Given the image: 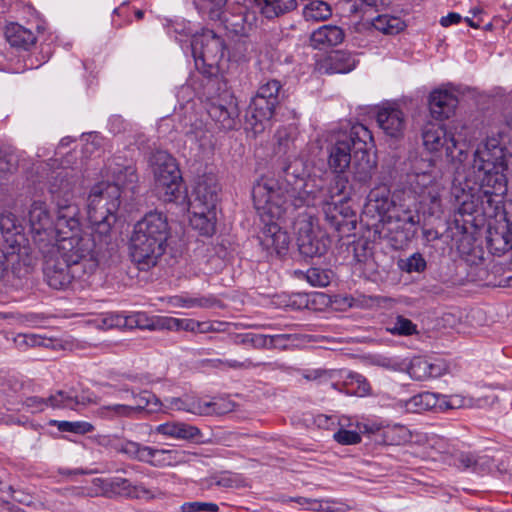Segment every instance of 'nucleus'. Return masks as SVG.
Here are the masks:
<instances>
[{
	"mask_svg": "<svg viewBox=\"0 0 512 512\" xmlns=\"http://www.w3.org/2000/svg\"><path fill=\"white\" fill-rule=\"evenodd\" d=\"M75 180L67 171L57 173L50 185V192L56 202L55 220L52 218L53 246L61 259L80 266L82 273L93 274L102 255L89 233L83 231L79 207L72 201Z\"/></svg>",
	"mask_w": 512,
	"mask_h": 512,
	"instance_id": "f257e3e1",
	"label": "nucleus"
},
{
	"mask_svg": "<svg viewBox=\"0 0 512 512\" xmlns=\"http://www.w3.org/2000/svg\"><path fill=\"white\" fill-rule=\"evenodd\" d=\"M298 160L290 163L284 169V182L289 198H293L296 208L303 206H321L326 220L336 229L342 225V220L350 217L353 212L345 197L343 182L335 180L334 185L324 187L323 179L307 176Z\"/></svg>",
	"mask_w": 512,
	"mask_h": 512,
	"instance_id": "f03ea898",
	"label": "nucleus"
},
{
	"mask_svg": "<svg viewBox=\"0 0 512 512\" xmlns=\"http://www.w3.org/2000/svg\"><path fill=\"white\" fill-rule=\"evenodd\" d=\"M252 197L255 209L265 223L259 236L260 244L270 254H285L290 237L277 221L297 209L286 192V183L281 184L273 177H261L253 186Z\"/></svg>",
	"mask_w": 512,
	"mask_h": 512,
	"instance_id": "7ed1b4c3",
	"label": "nucleus"
},
{
	"mask_svg": "<svg viewBox=\"0 0 512 512\" xmlns=\"http://www.w3.org/2000/svg\"><path fill=\"white\" fill-rule=\"evenodd\" d=\"M30 235L35 249L44 260V277L47 284L57 290L66 289L75 279H82L88 274L80 266L67 263L55 254L53 246L52 216L43 201H34L28 214Z\"/></svg>",
	"mask_w": 512,
	"mask_h": 512,
	"instance_id": "20e7f679",
	"label": "nucleus"
},
{
	"mask_svg": "<svg viewBox=\"0 0 512 512\" xmlns=\"http://www.w3.org/2000/svg\"><path fill=\"white\" fill-rule=\"evenodd\" d=\"M121 190L110 182L94 185L89 193L87 214L90 223L107 232L115 224L120 207Z\"/></svg>",
	"mask_w": 512,
	"mask_h": 512,
	"instance_id": "39448f33",
	"label": "nucleus"
},
{
	"mask_svg": "<svg viewBox=\"0 0 512 512\" xmlns=\"http://www.w3.org/2000/svg\"><path fill=\"white\" fill-rule=\"evenodd\" d=\"M149 166L159 196L167 202L176 199L182 187V177L176 160L168 152L158 150L151 154Z\"/></svg>",
	"mask_w": 512,
	"mask_h": 512,
	"instance_id": "423d86ee",
	"label": "nucleus"
},
{
	"mask_svg": "<svg viewBox=\"0 0 512 512\" xmlns=\"http://www.w3.org/2000/svg\"><path fill=\"white\" fill-rule=\"evenodd\" d=\"M116 450L127 457L155 468L175 467L187 461L188 453L180 449H166L142 445L134 441H121Z\"/></svg>",
	"mask_w": 512,
	"mask_h": 512,
	"instance_id": "0eeeda50",
	"label": "nucleus"
},
{
	"mask_svg": "<svg viewBox=\"0 0 512 512\" xmlns=\"http://www.w3.org/2000/svg\"><path fill=\"white\" fill-rule=\"evenodd\" d=\"M437 178L434 162L424 158L414 161L412 173L408 175L410 190L419 197L421 203L431 205L432 210L440 206L442 186Z\"/></svg>",
	"mask_w": 512,
	"mask_h": 512,
	"instance_id": "6e6552de",
	"label": "nucleus"
},
{
	"mask_svg": "<svg viewBox=\"0 0 512 512\" xmlns=\"http://www.w3.org/2000/svg\"><path fill=\"white\" fill-rule=\"evenodd\" d=\"M303 377L319 384H330L335 390L346 394L365 396L370 392L366 378L349 370L308 369L304 371Z\"/></svg>",
	"mask_w": 512,
	"mask_h": 512,
	"instance_id": "1a4fd4ad",
	"label": "nucleus"
},
{
	"mask_svg": "<svg viewBox=\"0 0 512 512\" xmlns=\"http://www.w3.org/2000/svg\"><path fill=\"white\" fill-rule=\"evenodd\" d=\"M281 84L277 80H269L260 85L256 95L251 99L248 108V121L255 133L265 129V124L273 116L278 103Z\"/></svg>",
	"mask_w": 512,
	"mask_h": 512,
	"instance_id": "9d476101",
	"label": "nucleus"
},
{
	"mask_svg": "<svg viewBox=\"0 0 512 512\" xmlns=\"http://www.w3.org/2000/svg\"><path fill=\"white\" fill-rule=\"evenodd\" d=\"M96 401V395L89 390H83L80 394L58 390L48 398L38 396L27 397L23 402V406L31 413H38L48 407L52 409L78 410L80 407L96 403Z\"/></svg>",
	"mask_w": 512,
	"mask_h": 512,
	"instance_id": "9b49d317",
	"label": "nucleus"
},
{
	"mask_svg": "<svg viewBox=\"0 0 512 512\" xmlns=\"http://www.w3.org/2000/svg\"><path fill=\"white\" fill-rule=\"evenodd\" d=\"M224 40L214 31L204 29L201 33L192 36L191 50L195 65L201 72H206L205 67L217 66L225 55Z\"/></svg>",
	"mask_w": 512,
	"mask_h": 512,
	"instance_id": "f8f14e48",
	"label": "nucleus"
},
{
	"mask_svg": "<svg viewBox=\"0 0 512 512\" xmlns=\"http://www.w3.org/2000/svg\"><path fill=\"white\" fill-rule=\"evenodd\" d=\"M352 137L355 140V155L353 161V179L360 183H368L376 168V162L370 156L373 147L371 131L361 123L352 125Z\"/></svg>",
	"mask_w": 512,
	"mask_h": 512,
	"instance_id": "ddd939ff",
	"label": "nucleus"
},
{
	"mask_svg": "<svg viewBox=\"0 0 512 512\" xmlns=\"http://www.w3.org/2000/svg\"><path fill=\"white\" fill-rule=\"evenodd\" d=\"M299 252L309 258L323 255L327 250V240L312 217H303L295 223Z\"/></svg>",
	"mask_w": 512,
	"mask_h": 512,
	"instance_id": "4468645a",
	"label": "nucleus"
},
{
	"mask_svg": "<svg viewBox=\"0 0 512 512\" xmlns=\"http://www.w3.org/2000/svg\"><path fill=\"white\" fill-rule=\"evenodd\" d=\"M208 115L225 130L234 129L239 122L240 110L236 98L229 91L211 97L206 104Z\"/></svg>",
	"mask_w": 512,
	"mask_h": 512,
	"instance_id": "2eb2a0df",
	"label": "nucleus"
},
{
	"mask_svg": "<svg viewBox=\"0 0 512 512\" xmlns=\"http://www.w3.org/2000/svg\"><path fill=\"white\" fill-rule=\"evenodd\" d=\"M166 249L165 244L132 233L130 238V256L139 270L147 271L156 266Z\"/></svg>",
	"mask_w": 512,
	"mask_h": 512,
	"instance_id": "dca6fc26",
	"label": "nucleus"
},
{
	"mask_svg": "<svg viewBox=\"0 0 512 512\" xmlns=\"http://www.w3.org/2000/svg\"><path fill=\"white\" fill-rule=\"evenodd\" d=\"M355 140L352 127L349 132L339 133L328 148V166L332 172L341 174L346 171L355 155Z\"/></svg>",
	"mask_w": 512,
	"mask_h": 512,
	"instance_id": "f3484780",
	"label": "nucleus"
},
{
	"mask_svg": "<svg viewBox=\"0 0 512 512\" xmlns=\"http://www.w3.org/2000/svg\"><path fill=\"white\" fill-rule=\"evenodd\" d=\"M376 120L382 132L392 139L404 136L407 118L397 103H385L377 110Z\"/></svg>",
	"mask_w": 512,
	"mask_h": 512,
	"instance_id": "a211bd4d",
	"label": "nucleus"
},
{
	"mask_svg": "<svg viewBox=\"0 0 512 512\" xmlns=\"http://www.w3.org/2000/svg\"><path fill=\"white\" fill-rule=\"evenodd\" d=\"M219 191L216 175L208 173L198 176L194 182L189 205L198 210L199 206L216 209Z\"/></svg>",
	"mask_w": 512,
	"mask_h": 512,
	"instance_id": "6ab92c4d",
	"label": "nucleus"
},
{
	"mask_svg": "<svg viewBox=\"0 0 512 512\" xmlns=\"http://www.w3.org/2000/svg\"><path fill=\"white\" fill-rule=\"evenodd\" d=\"M133 233L166 245L169 236L167 218L161 212H149L134 225Z\"/></svg>",
	"mask_w": 512,
	"mask_h": 512,
	"instance_id": "aec40b11",
	"label": "nucleus"
},
{
	"mask_svg": "<svg viewBox=\"0 0 512 512\" xmlns=\"http://www.w3.org/2000/svg\"><path fill=\"white\" fill-rule=\"evenodd\" d=\"M0 230L7 244L17 252L19 256L26 253V248L21 247L25 240L22 234L23 227L12 212H3L0 215Z\"/></svg>",
	"mask_w": 512,
	"mask_h": 512,
	"instance_id": "412c9836",
	"label": "nucleus"
},
{
	"mask_svg": "<svg viewBox=\"0 0 512 512\" xmlns=\"http://www.w3.org/2000/svg\"><path fill=\"white\" fill-rule=\"evenodd\" d=\"M458 105L457 96L448 89H435L429 96V109L435 119L443 120L453 115Z\"/></svg>",
	"mask_w": 512,
	"mask_h": 512,
	"instance_id": "4be33fe9",
	"label": "nucleus"
},
{
	"mask_svg": "<svg viewBox=\"0 0 512 512\" xmlns=\"http://www.w3.org/2000/svg\"><path fill=\"white\" fill-rule=\"evenodd\" d=\"M394 208L395 205L390 200V192L386 186L376 187L368 194L366 210L368 212H376L383 223H391L394 217V214H391V210Z\"/></svg>",
	"mask_w": 512,
	"mask_h": 512,
	"instance_id": "5701e85b",
	"label": "nucleus"
},
{
	"mask_svg": "<svg viewBox=\"0 0 512 512\" xmlns=\"http://www.w3.org/2000/svg\"><path fill=\"white\" fill-rule=\"evenodd\" d=\"M448 142L446 156L452 161L462 162L466 157L470 143L467 128L461 124H453L448 131Z\"/></svg>",
	"mask_w": 512,
	"mask_h": 512,
	"instance_id": "b1692460",
	"label": "nucleus"
},
{
	"mask_svg": "<svg viewBox=\"0 0 512 512\" xmlns=\"http://www.w3.org/2000/svg\"><path fill=\"white\" fill-rule=\"evenodd\" d=\"M118 397L128 401L133 416L142 410L156 412L162 407L161 401L149 391H142L136 394L123 388L118 390Z\"/></svg>",
	"mask_w": 512,
	"mask_h": 512,
	"instance_id": "393cba45",
	"label": "nucleus"
},
{
	"mask_svg": "<svg viewBox=\"0 0 512 512\" xmlns=\"http://www.w3.org/2000/svg\"><path fill=\"white\" fill-rule=\"evenodd\" d=\"M154 432L167 438L184 441H193L201 436V431L196 426L177 421L159 424L154 428Z\"/></svg>",
	"mask_w": 512,
	"mask_h": 512,
	"instance_id": "a878e982",
	"label": "nucleus"
},
{
	"mask_svg": "<svg viewBox=\"0 0 512 512\" xmlns=\"http://www.w3.org/2000/svg\"><path fill=\"white\" fill-rule=\"evenodd\" d=\"M345 38L344 30L336 25H323L310 35V44L314 49H326L337 46Z\"/></svg>",
	"mask_w": 512,
	"mask_h": 512,
	"instance_id": "bb28decb",
	"label": "nucleus"
},
{
	"mask_svg": "<svg viewBox=\"0 0 512 512\" xmlns=\"http://www.w3.org/2000/svg\"><path fill=\"white\" fill-rule=\"evenodd\" d=\"M198 209L189 205L190 224L202 235H212L215 230L216 209L199 206Z\"/></svg>",
	"mask_w": 512,
	"mask_h": 512,
	"instance_id": "cd10ccee",
	"label": "nucleus"
},
{
	"mask_svg": "<svg viewBox=\"0 0 512 512\" xmlns=\"http://www.w3.org/2000/svg\"><path fill=\"white\" fill-rule=\"evenodd\" d=\"M487 242L490 250L495 254H503L512 249L511 219H507L506 225L499 229H489Z\"/></svg>",
	"mask_w": 512,
	"mask_h": 512,
	"instance_id": "c85d7f7f",
	"label": "nucleus"
},
{
	"mask_svg": "<svg viewBox=\"0 0 512 512\" xmlns=\"http://www.w3.org/2000/svg\"><path fill=\"white\" fill-rule=\"evenodd\" d=\"M423 144L431 152L446 149L448 142V131L441 124L428 123L422 133Z\"/></svg>",
	"mask_w": 512,
	"mask_h": 512,
	"instance_id": "c756f323",
	"label": "nucleus"
},
{
	"mask_svg": "<svg viewBox=\"0 0 512 512\" xmlns=\"http://www.w3.org/2000/svg\"><path fill=\"white\" fill-rule=\"evenodd\" d=\"M5 37L11 46L23 49H28L36 42L34 32L17 23L6 26Z\"/></svg>",
	"mask_w": 512,
	"mask_h": 512,
	"instance_id": "7c9ffc66",
	"label": "nucleus"
},
{
	"mask_svg": "<svg viewBox=\"0 0 512 512\" xmlns=\"http://www.w3.org/2000/svg\"><path fill=\"white\" fill-rule=\"evenodd\" d=\"M439 406V394L422 392L404 401L403 407L410 413H421Z\"/></svg>",
	"mask_w": 512,
	"mask_h": 512,
	"instance_id": "2f4dec72",
	"label": "nucleus"
},
{
	"mask_svg": "<svg viewBox=\"0 0 512 512\" xmlns=\"http://www.w3.org/2000/svg\"><path fill=\"white\" fill-rule=\"evenodd\" d=\"M296 6V0H264L257 8L265 18L274 19L294 10Z\"/></svg>",
	"mask_w": 512,
	"mask_h": 512,
	"instance_id": "473e14b6",
	"label": "nucleus"
},
{
	"mask_svg": "<svg viewBox=\"0 0 512 512\" xmlns=\"http://www.w3.org/2000/svg\"><path fill=\"white\" fill-rule=\"evenodd\" d=\"M164 317L165 316H150L145 312H134L127 315L126 328L164 330Z\"/></svg>",
	"mask_w": 512,
	"mask_h": 512,
	"instance_id": "72a5a7b5",
	"label": "nucleus"
},
{
	"mask_svg": "<svg viewBox=\"0 0 512 512\" xmlns=\"http://www.w3.org/2000/svg\"><path fill=\"white\" fill-rule=\"evenodd\" d=\"M165 403V407L171 410L185 411L196 415L207 412V405H202L201 400L189 396L184 398H167Z\"/></svg>",
	"mask_w": 512,
	"mask_h": 512,
	"instance_id": "f704fd0d",
	"label": "nucleus"
},
{
	"mask_svg": "<svg viewBox=\"0 0 512 512\" xmlns=\"http://www.w3.org/2000/svg\"><path fill=\"white\" fill-rule=\"evenodd\" d=\"M168 304L177 308H209L214 304L213 299L205 296H190L188 294L175 295L168 298Z\"/></svg>",
	"mask_w": 512,
	"mask_h": 512,
	"instance_id": "c9c22d12",
	"label": "nucleus"
},
{
	"mask_svg": "<svg viewBox=\"0 0 512 512\" xmlns=\"http://www.w3.org/2000/svg\"><path fill=\"white\" fill-rule=\"evenodd\" d=\"M371 24L374 29L385 35H396L406 27L401 18L387 14L375 17Z\"/></svg>",
	"mask_w": 512,
	"mask_h": 512,
	"instance_id": "e433bc0d",
	"label": "nucleus"
},
{
	"mask_svg": "<svg viewBox=\"0 0 512 512\" xmlns=\"http://www.w3.org/2000/svg\"><path fill=\"white\" fill-rule=\"evenodd\" d=\"M385 329L388 333L401 337H408L418 333L417 325L402 315L389 319L385 324Z\"/></svg>",
	"mask_w": 512,
	"mask_h": 512,
	"instance_id": "4c0bfd02",
	"label": "nucleus"
},
{
	"mask_svg": "<svg viewBox=\"0 0 512 512\" xmlns=\"http://www.w3.org/2000/svg\"><path fill=\"white\" fill-rule=\"evenodd\" d=\"M198 11L211 20H221L227 0H194Z\"/></svg>",
	"mask_w": 512,
	"mask_h": 512,
	"instance_id": "58836bf2",
	"label": "nucleus"
},
{
	"mask_svg": "<svg viewBox=\"0 0 512 512\" xmlns=\"http://www.w3.org/2000/svg\"><path fill=\"white\" fill-rule=\"evenodd\" d=\"M332 14L330 6L321 0L309 2L303 9V16L307 21H322Z\"/></svg>",
	"mask_w": 512,
	"mask_h": 512,
	"instance_id": "ea45409f",
	"label": "nucleus"
},
{
	"mask_svg": "<svg viewBox=\"0 0 512 512\" xmlns=\"http://www.w3.org/2000/svg\"><path fill=\"white\" fill-rule=\"evenodd\" d=\"M331 73H348L356 67V60L347 52L336 51L330 56Z\"/></svg>",
	"mask_w": 512,
	"mask_h": 512,
	"instance_id": "a19ab883",
	"label": "nucleus"
},
{
	"mask_svg": "<svg viewBox=\"0 0 512 512\" xmlns=\"http://www.w3.org/2000/svg\"><path fill=\"white\" fill-rule=\"evenodd\" d=\"M165 496V492L159 487H148L144 483H131L130 495L131 499L150 501L161 499Z\"/></svg>",
	"mask_w": 512,
	"mask_h": 512,
	"instance_id": "79ce46f5",
	"label": "nucleus"
},
{
	"mask_svg": "<svg viewBox=\"0 0 512 512\" xmlns=\"http://www.w3.org/2000/svg\"><path fill=\"white\" fill-rule=\"evenodd\" d=\"M93 482L95 485L103 483L106 488V493L129 498L132 482L126 478L115 477L106 481L97 478Z\"/></svg>",
	"mask_w": 512,
	"mask_h": 512,
	"instance_id": "37998d69",
	"label": "nucleus"
},
{
	"mask_svg": "<svg viewBox=\"0 0 512 512\" xmlns=\"http://www.w3.org/2000/svg\"><path fill=\"white\" fill-rule=\"evenodd\" d=\"M346 422H349L348 418H342L340 420L341 428L334 433V439L339 444L342 445H355L361 442V435L356 430L346 429L345 426H352V424H348Z\"/></svg>",
	"mask_w": 512,
	"mask_h": 512,
	"instance_id": "c03bdc74",
	"label": "nucleus"
},
{
	"mask_svg": "<svg viewBox=\"0 0 512 512\" xmlns=\"http://www.w3.org/2000/svg\"><path fill=\"white\" fill-rule=\"evenodd\" d=\"M97 414L104 419L133 417L131 407L128 403L102 406L97 410Z\"/></svg>",
	"mask_w": 512,
	"mask_h": 512,
	"instance_id": "a18cd8bd",
	"label": "nucleus"
},
{
	"mask_svg": "<svg viewBox=\"0 0 512 512\" xmlns=\"http://www.w3.org/2000/svg\"><path fill=\"white\" fill-rule=\"evenodd\" d=\"M306 280L314 287H326L330 284L333 273L331 270L312 267L307 270Z\"/></svg>",
	"mask_w": 512,
	"mask_h": 512,
	"instance_id": "49530a36",
	"label": "nucleus"
},
{
	"mask_svg": "<svg viewBox=\"0 0 512 512\" xmlns=\"http://www.w3.org/2000/svg\"><path fill=\"white\" fill-rule=\"evenodd\" d=\"M113 183L110 185H117L121 190V186L133 184L137 181L136 169L132 165H127L119 169H113L112 171Z\"/></svg>",
	"mask_w": 512,
	"mask_h": 512,
	"instance_id": "de8ad7c7",
	"label": "nucleus"
},
{
	"mask_svg": "<svg viewBox=\"0 0 512 512\" xmlns=\"http://www.w3.org/2000/svg\"><path fill=\"white\" fill-rule=\"evenodd\" d=\"M98 325L103 329L126 328L127 315L118 312H108L100 316Z\"/></svg>",
	"mask_w": 512,
	"mask_h": 512,
	"instance_id": "09e8293b",
	"label": "nucleus"
},
{
	"mask_svg": "<svg viewBox=\"0 0 512 512\" xmlns=\"http://www.w3.org/2000/svg\"><path fill=\"white\" fill-rule=\"evenodd\" d=\"M202 405H207V412L202 415L217 414L222 415L234 410V403L226 398H215L212 401H202Z\"/></svg>",
	"mask_w": 512,
	"mask_h": 512,
	"instance_id": "8fccbe9b",
	"label": "nucleus"
},
{
	"mask_svg": "<svg viewBox=\"0 0 512 512\" xmlns=\"http://www.w3.org/2000/svg\"><path fill=\"white\" fill-rule=\"evenodd\" d=\"M168 34L171 36H174V38L182 42V37H190L193 36L192 34V28L191 23L189 21H186L184 19L180 20H174L168 25Z\"/></svg>",
	"mask_w": 512,
	"mask_h": 512,
	"instance_id": "3c124183",
	"label": "nucleus"
},
{
	"mask_svg": "<svg viewBox=\"0 0 512 512\" xmlns=\"http://www.w3.org/2000/svg\"><path fill=\"white\" fill-rule=\"evenodd\" d=\"M294 129L290 127L279 128L275 134L279 153H287L294 143Z\"/></svg>",
	"mask_w": 512,
	"mask_h": 512,
	"instance_id": "603ef678",
	"label": "nucleus"
},
{
	"mask_svg": "<svg viewBox=\"0 0 512 512\" xmlns=\"http://www.w3.org/2000/svg\"><path fill=\"white\" fill-rule=\"evenodd\" d=\"M439 406L448 409H459L471 406V400L461 395H439Z\"/></svg>",
	"mask_w": 512,
	"mask_h": 512,
	"instance_id": "864d4df0",
	"label": "nucleus"
},
{
	"mask_svg": "<svg viewBox=\"0 0 512 512\" xmlns=\"http://www.w3.org/2000/svg\"><path fill=\"white\" fill-rule=\"evenodd\" d=\"M428 368L429 361L422 358H416L411 362L408 368V373L412 379L420 381L427 378Z\"/></svg>",
	"mask_w": 512,
	"mask_h": 512,
	"instance_id": "5fc2aeb1",
	"label": "nucleus"
},
{
	"mask_svg": "<svg viewBox=\"0 0 512 512\" xmlns=\"http://www.w3.org/2000/svg\"><path fill=\"white\" fill-rule=\"evenodd\" d=\"M219 506L213 502H185L180 506L181 512H217Z\"/></svg>",
	"mask_w": 512,
	"mask_h": 512,
	"instance_id": "6e6d98bb",
	"label": "nucleus"
},
{
	"mask_svg": "<svg viewBox=\"0 0 512 512\" xmlns=\"http://www.w3.org/2000/svg\"><path fill=\"white\" fill-rule=\"evenodd\" d=\"M164 330L169 331H191V318H175L170 316L164 317Z\"/></svg>",
	"mask_w": 512,
	"mask_h": 512,
	"instance_id": "4d7b16f0",
	"label": "nucleus"
},
{
	"mask_svg": "<svg viewBox=\"0 0 512 512\" xmlns=\"http://www.w3.org/2000/svg\"><path fill=\"white\" fill-rule=\"evenodd\" d=\"M220 21L225 22V27L237 36H248L249 34L250 28L245 25V19L242 16L234 17L232 21H229L224 18L223 14Z\"/></svg>",
	"mask_w": 512,
	"mask_h": 512,
	"instance_id": "13d9d810",
	"label": "nucleus"
},
{
	"mask_svg": "<svg viewBox=\"0 0 512 512\" xmlns=\"http://www.w3.org/2000/svg\"><path fill=\"white\" fill-rule=\"evenodd\" d=\"M54 423L56 424V421ZM57 426L61 431L75 433H87L93 429L92 425L88 422L60 421L57 422Z\"/></svg>",
	"mask_w": 512,
	"mask_h": 512,
	"instance_id": "bf43d9fd",
	"label": "nucleus"
},
{
	"mask_svg": "<svg viewBox=\"0 0 512 512\" xmlns=\"http://www.w3.org/2000/svg\"><path fill=\"white\" fill-rule=\"evenodd\" d=\"M221 364L235 370H247V369H253L261 366L263 363L261 362H254L251 359L247 358L243 361L238 360H218Z\"/></svg>",
	"mask_w": 512,
	"mask_h": 512,
	"instance_id": "052dcab7",
	"label": "nucleus"
},
{
	"mask_svg": "<svg viewBox=\"0 0 512 512\" xmlns=\"http://www.w3.org/2000/svg\"><path fill=\"white\" fill-rule=\"evenodd\" d=\"M185 133L193 137L196 141H202L206 135V126L203 121L196 119L186 128Z\"/></svg>",
	"mask_w": 512,
	"mask_h": 512,
	"instance_id": "680f3d73",
	"label": "nucleus"
},
{
	"mask_svg": "<svg viewBox=\"0 0 512 512\" xmlns=\"http://www.w3.org/2000/svg\"><path fill=\"white\" fill-rule=\"evenodd\" d=\"M405 268L408 272H421L426 268V261L421 254L415 253L407 259Z\"/></svg>",
	"mask_w": 512,
	"mask_h": 512,
	"instance_id": "e2e57ef3",
	"label": "nucleus"
},
{
	"mask_svg": "<svg viewBox=\"0 0 512 512\" xmlns=\"http://www.w3.org/2000/svg\"><path fill=\"white\" fill-rule=\"evenodd\" d=\"M271 341L270 335L254 333L251 341V347L254 349H270Z\"/></svg>",
	"mask_w": 512,
	"mask_h": 512,
	"instance_id": "0e129e2a",
	"label": "nucleus"
},
{
	"mask_svg": "<svg viewBox=\"0 0 512 512\" xmlns=\"http://www.w3.org/2000/svg\"><path fill=\"white\" fill-rule=\"evenodd\" d=\"M223 325V322L200 321L199 333L221 332Z\"/></svg>",
	"mask_w": 512,
	"mask_h": 512,
	"instance_id": "69168bd1",
	"label": "nucleus"
},
{
	"mask_svg": "<svg viewBox=\"0 0 512 512\" xmlns=\"http://www.w3.org/2000/svg\"><path fill=\"white\" fill-rule=\"evenodd\" d=\"M271 338V348H285L287 345V341L290 338V335L287 334H276L270 335Z\"/></svg>",
	"mask_w": 512,
	"mask_h": 512,
	"instance_id": "338daca9",
	"label": "nucleus"
},
{
	"mask_svg": "<svg viewBox=\"0 0 512 512\" xmlns=\"http://www.w3.org/2000/svg\"><path fill=\"white\" fill-rule=\"evenodd\" d=\"M462 20V17L459 13L452 12L449 13L447 16H444L440 20V24L443 27L450 26L452 24H458Z\"/></svg>",
	"mask_w": 512,
	"mask_h": 512,
	"instance_id": "774afa93",
	"label": "nucleus"
}]
</instances>
